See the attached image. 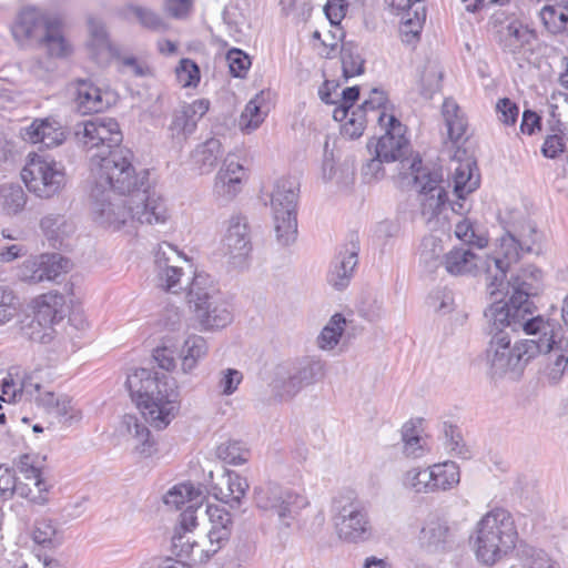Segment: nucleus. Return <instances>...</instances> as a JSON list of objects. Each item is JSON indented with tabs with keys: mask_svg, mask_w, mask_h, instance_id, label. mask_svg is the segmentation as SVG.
Masks as SVG:
<instances>
[{
	"mask_svg": "<svg viewBox=\"0 0 568 568\" xmlns=\"http://www.w3.org/2000/svg\"><path fill=\"white\" fill-rule=\"evenodd\" d=\"M410 173L414 175V184L418 189L422 201V212L432 217L438 216L447 203V192L440 185L442 174L423 166L422 159L416 155L410 163Z\"/></svg>",
	"mask_w": 568,
	"mask_h": 568,
	"instance_id": "2eb2a0df",
	"label": "nucleus"
},
{
	"mask_svg": "<svg viewBox=\"0 0 568 568\" xmlns=\"http://www.w3.org/2000/svg\"><path fill=\"white\" fill-rule=\"evenodd\" d=\"M210 109V101L207 99H197L192 103H184L180 109L175 110L172 114V121L169 130L172 138L187 139L192 135L199 121L207 113Z\"/></svg>",
	"mask_w": 568,
	"mask_h": 568,
	"instance_id": "5701e85b",
	"label": "nucleus"
},
{
	"mask_svg": "<svg viewBox=\"0 0 568 568\" xmlns=\"http://www.w3.org/2000/svg\"><path fill=\"white\" fill-rule=\"evenodd\" d=\"M74 87L73 101L81 114L103 112L110 106L109 93L103 92L90 80H77Z\"/></svg>",
	"mask_w": 568,
	"mask_h": 568,
	"instance_id": "393cba45",
	"label": "nucleus"
},
{
	"mask_svg": "<svg viewBox=\"0 0 568 568\" xmlns=\"http://www.w3.org/2000/svg\"><path fill=\"white\" fill-rule=\"evenodd\" d=\"M121 426L138 440L135 448L141 455L149 457L153 454L155 443L151 439L149 428L140 423L136 416L130 414L124 415Z\"/></svg>",
	"mask_w": 568,
	"mask_h": 568,
	"instance_id": "f704fd0d",
	"label": "nucleus"
},
{
	"mask_svg": "<svg viewBox=\"0 0 568 568\" xmlns=\"http://www.w3.org/2000/svg\"><path fill=\"white\" fill-rule=\"evenodd\" d=\"M343 74L346 79L364 73L365 60L358 52V47L353 42H343L341 48Z\"/></svg>",
	"mask_w": 568,
	"mask_h": 568,
	"instance_id": "a18cd8bd",
	"label": "nucleus"
},
{
	"mask_svg": "<svg viewBox=\"0 0 568 568\" xmlns=\"http://www.w3.org/2000/svg\"><path fill=\"white\" fill-rule=\"evenodd\" d=\"M453 180L455 195L464 200V195L474 192L479 186L480 178L476 161L469 158L458 161L453 171Z\"/></svg>",
	"mask_w": 568,
	"mask_h": 568,
	"instance_id": "c756f323",
	"label": "nucleus"
},
{
	"mask_svg": "<svg viewBox=\"0 0 568 568\" xmlns=\"http://www.w3.org/2000/svg\"><path fill=\"white\" fill-rule=\"evenodd\" d=\"M207 353L206 341L199 335L189 336L181 348L180 358L182 363V369L184 373H189L194 369L197 362L203 358Z\"/></svg>",
	"mask_w": 568,
	"mask_h": 568,
	"instance_id": "4c0bfd02",
	"label": "nucleus"
},
{
	"mask_svg": "<svg viewBox=\"0 0 568 568\" xmlns=\"http://www.w3.org/2000/svg\"><path fill=\"white\" fill-rule=\"evenodd\" d=\"M175 73L183 87L196 85L200 81V69L191 59H182L175 69Z\"/></svg>",
	"mask_w": 568,
	"mask_h": 568,
	"instance_id": "bf43d9fd",
	"label": "nucleus"
},
{
	"mask_svg": "<svg viewBox=\"0 0 568 568\" xmlns=\"http://www.w3.org/2000/svg\"><path fill=\"white\" fill-rule=\"evenodd\" d=\"M564 136L558 133L548 134L541 146V153L547 159H556L565 152Z\"/></svg>",
	"mask_w": 568,
	"mask_h": 568,
	"instance_id": "338daca9",
	"label": "nucleus"
},
{
	"mask_svg": "<svg viewBox=\"0 0 568 568\" xmlns=\"http://www.w3.org/2000/svg\"><path fill=\"white\" fill-rule=\"evenodd\" d=\"M129 11L134 14L140 24L153 32H164L169 29L165 20L155 11L141 6H130Z\"/></svg>",
	"mask_w": 568,
	"mask_h": 568,
	"instance_id": "8fccbe9b",
	"label": "nucleus"
},
{
	"mask_svg": "<svg viewBox=\"0 0 568 568\" xmlns=\"http://www.w3.org/2000/svg\"><path fill=\"white\" fill-rule=\"evenodd\" d=\"M222 251L234 267H243L252 252V242L247 220L233 215L222 241Z\"/></svg>",
	"mask_w": 568,
	"mask_h": 568,
	"instance_id": "6ab92c4d",
	"label": "nucleus"
},
{
	"mask_svg": "<svg viewBox=\"0 0 568 568\" xmlns=\"http://www.w3.org/2000/svg\"><path fill=\"white\" fill-rule=\"evenodd\" d=\"M300 182L294 176L276 180L271 194L275 233L277 242L287 246L297 237V201Z\"/></svg>",
	"mask_w": 568,
	"mask_h": 568,
	"instance_id": "9d476101",
	"label": "nucleus"
},
{
	"mask_svg": "<svg viewBox=\"0 0 568 568\" xmlns=\"http://www.w3.org/2000/svg\"><path fill=\"white\" fill-rule=\"evenodd\" d=\"M113 190L94 187L91 191L92 210L97 223L119 230L129 219L141 224L163 223L168 210L162 197L112 199Z\"/></svg>",
	"mask_w": 568,
	"mask_h": 568,
	"instance_id": "39448f33",
	"label": "nucleus"
},
{
	"mask_svg": "<svg viewBox=\"0 0 568 568\" xmlns=\"http://www.w3.org/2000/svg\"><path fill=\"white\" fill-rule=\"evenodd\" d=\"M429 467L426 469L413 468L405 474L404 485L416 493H432L433 481Z\"/></svg>",
	"mask_w": 568,
	"mask_h": 568,
	"instance_id": "864d4df0",
	"label": "nucleus"
},
{
	"mask_svg": "<svg viewBox=\"0 0 568 568\" xmlns=\"http://www.w3.org/2000/svg\"><path fill=\"white\" fill-rule=\"evenodd\" d=\"M40 227L53 246L61 244L63 237L73 231V226L68 223L64 215L53 213L41 219Z\"/></svg>",
	"mask_w": 568,
	"mask_h": 568,
	"instance_id": "a19ab883",
	"label": "nucleus"
},
{
	"mask_svg": "<svg viewBox=\"0 0 568 568\" xmlns=\"http://www.w3.org/2000/svg\"><path fill=\"white\" fill-rule=\"evenodd\" d=\"M331 514L339 539L356 544L371 538L368 511L355 490H339L332 499Z\"/></svg>",
	"mask_w": 568,
	"mask_h": 568,
	"instance_id": "1a4fd4ad",
	"label": "nucleus"
},
{
	"mask_svg": "<svg viewBox=\"0 0 568 568\" xmlns=\"http://www.w3.org/2000/svg\"><path fill=\"white\" fill-rule=\"evenodd\" d=\"M222 143L219 139L211 138L197 145L193 152V159L200 165L202 172H210L222 156Z\"/></svg>",
	"mask_w": 568,
	"mask_h": 568,
	"instance_id": "79ce46f5",
	"label": "nucleus"
},
{
	"mask_svg": "<svg viewBox=\"0 0 568 568\" xmlns=\"http://www.w3.org/2000/svg\"><path fill=\"white\" fill-rule=\"evenodd\" d=\"M345 324L346 320L342 314H334L317 337L318 347L322 349L334 348L339 342Z\"/></svg>",
	"mask_w": 568,
	"mask_h": 568,
	"instance_id": "49530a36",
	"label": "nucleus"
},
{
	"mask_svg": "<svg viewBox=\"0 0 568 568\" xmlns=\"http://www.w3.org/2000/svg\"><path fill=\"white\" fill-rule=\"evenodd\" d=\"M501 251L503 257L485 256L486 285L491 296L504 290L507 271L511 263L519 261L520 252L530 253L532 250L527 242H521L508 234L503 239Z\"/></svg>",
	"mask_w": 568,
	"mask_h": 568,
	"instance_id": "f3484780",
	"label": "nucleus"
},
{
	"mask_svg": "<svg viewBox=\"0 0 568 568\" xmlns=\"http://www.w3.org/2000/svg\"><path fill=\"white\" fill-rule=\"evenodd\" d=\"M400 26L403 42L412 44L419 40L424 23L427 17L425 1H417L415 7L405 9Z\"/></svg>",
	"mask_w": 568,
	"mask_h": 568,
	"instance_id": "7c9ffc66",
	"label": "nucleus"
},
{
	"mask_svg": "<svg viewBox=\"0 0 568 568\" xmlns=\"http://www.w3.org/2000/svg\"><path fill=\"white\" fill-rule=\"evenodd\" d=\"M75 138L79 144L90 155L108 154L122 145L123 134L118 121L113 118L95 119L79 123L75 130Z\"/></svg>",
	"mask_w": 568,
	"mask_h": 568,
	"instance_id": "4468645a",
	"label": "nucleus"
},
{
	"mask_svg": "<svg viewBox=\"0 0 568 568\" xmlns=\"http://www.w3.org/2000/svg\"><path fill=\"white\" fill-rule=\"evenodd\" d=\"M445 437L452 452L464 459L470 458V452L464 443L463 436L457 426L452 424L445 425Z\"/></svg>",
	"mask_w": 568,
	"mask_h": 568,
	"instance_id": "680f3d73",
	"label": "nucleus"
},
{
	"mask_svg": "<svg viewBox=\"0 0 568 568\" xmlns=\"http://www.w3.org/2000/svg\"><path fill=\"white\" fill-rule=\"evenodd\" d=\"M540 18L549 32L568 33V6H545Z\"/></svg>",
	"mask_w": 568,
	"mask_h": 568,
	"instance_id": "c03bdc74",
	"label": "nucleus"
},
{
	"mask_svg": "<svg viewBox=\"0 0 568 568\" xmlns=\"http://www.w3.org/2000/svg\"><path fill=\"white\" fill-rule=\"evenodd\" d=\"M359 240L357 234H351L349 240L339 246L332 262L328 282L336 290L348 286L358 264Z\"/></svg>",
	"mask_w": 568,
	"mask_h": 568,
	"instance_id": "aec40b11",
	"label": "nucleus"
},
{
	"mask_svg": "<svg viewBox=\"0 0 568 568\" xmlns=\"http://www.w3.org/2000/svg\"><path fill=\"white\" fill-rule=\"evenodd\" d=\"M57 417L62 418L63 423L72 425L82 418L81 410L75 407L68 395H60V402H55V410L53 413Z\"/></svg>",
	"mask_w": 568,
	"mask_h": 568,
	"instance_id": "052dcab7",
	"label": "nucleus"
},
{
	"mask_svg": "<svg viewBox=\"0 0 568 568\" xmlns=\"http://www.w3.org/2000/svg\"><path fill=\"white\" fill-rule=\"evenodd\" d=\"M41 371H33L31 373L24 374L21 379L20 388L13 390V397L19 396L20 399L24 398L26 400L36 402L37 396L43 394L42 379H41Z\"/></svg>",
	"mask_w": 568,
	"mask_h": 568,
	"instance_id": "3c124183",
	"label": "nucleus"
},
{
	"mask_svg": "<svg viewBox=\"0 0 568 568\" xmlns=\"http://www.w3.org/2000/svg\"><path fill=\"white\" fill-rule=\"evenodd\" d=\"M542 272L537 267H529L521 271L520 274L511 276L509 282H505L504 287H511V296L508 302L496 301L486 311L487 321L494 324H510L513 332L520 328L529 336H536L538 333L547 335L552 333L556 327V321H545L540 315H534L536 306L530 297L536 296L540 290Z\"/></svg>",
	"mask_w": 568,
	"mask_h": 568,
	"instance_id": "f257e3e1",
	"label": "nucleus"
},
{
	"mask_svg": "<svg viewBox=\"0 0 568 568\" xmlns=\"http://www.w3.org/2000/svg\"><path fill=\"white\" fill-rule=\"evenodd\" d=\"M433 490H448L459 484V467L455 462H445L429 467Z\"/></svg>",
	"mask_w": 568,
	"mask_h": 568,
	"instance_id": "c9c22d12",
	"label": "nucleus"
},
{
	"mask_svg": "<svg viewBox=\"0 0 568 568\" xmlns=\"http://www.w3.org/2000/svg\"><path fill=\"white\" fill-rule=\"evenodd\" d=\"M230 72L235 78H244L252 64L251 58L243 50L233 48L226 53Z\"/></svg>",
	"mask_w": 568,
	"mask_h": 568,
	"instance_id": "13d9d810",
	"label": "nucleus"
},
{
	"mask_svg": "<svg viewBox=\"0 0 568 568\" xmlns=\"http://www.w3.org/2000/svg\"><path fill=\"white\" fill-rule=\"evenodd\" d=\"M442 112L450 141L455 144L459 143L467 130V121L459 105L454 100L446 99L443 103Z\"/></svg>",
	"mask_w": 568,
	"mask_h": 568,
	"instance_id": "473e14b6",
	"label": "nucleus"
},
{
	"mask_svg": "<svg viewBox=\"0 0 568 568\" xmlns=\"http://www.w3.org/2000/svg\"><path fill=\"white\" fill-rule=\"evenodd\" d=\"M485 257L471 252L469 248L455 247L445 254L444 266L452 275L486 273Z\"/></svg>",
	"mask_w": 568,
	"mask_h": 568,
	"instance_id": "c85d7f7f",
	"label": "nucleus"
},
{
	"mask_svg": "<svg viewBox=\"0 0 568 568\" xmlns=\"http://www.w3.org/2000/svg\"><path fill=\"white\" fill-rule=\"evenodd\" d=\"M268 113V106L263 95H255L245 105L241 114L240 125L247 132L256 130L265 120Z\"/></svg>",
	"mask_w": 568,
	"mask_h": 568,
	"instance_id": "58836bf2",
	"label": "nucleus"
},
{
	"mask_svg": "<svg viewBox=\"0 0 568 568\" xmlns=\"http://www.w3.org/2000/svg\"><path fill=\"white\" fill-rule=\"evenodd\" d=\"M41 255L23 262L20 268V278L23 282L40 283L44 281Z\"/></svg>",
	"mask_w": 568,
	"mask_h": 568,
	"instance_id": "0e129e2a",
	"label": "nucleus"
},
{
	"mask_svg": "<svg viewBox=\"0 0 568 568\" xmlns=\"http://www.w3.org/2000/svg\"><path fill=\"white\" fill-rule=\"evenodd\" d=\"M386 160L382 159V156L374 155L371 160H368L362 168V175L366 183H371L373 181H377L382 179L385 174V170L383 163Z\"/></svg>",
	"mask_w": 568,
	"mask_h": 568,
	"instance_id": "774afa93",
	"label": "nucleus"
},
{
	"mask_svg": "<svg viewBox=\"0 0 568 568\" xmlns=\"http://www.w3.org/2000/svg\"><path fill=\"white\" fill-rule=\"evenodd\" d=\"M21 176L28 190L38 197L50 199L65 185L63 166L48 155L32 154L22 169Z\"/></svg>",
	"mask_w": 568,
	"mask_h": 568,
	"instance_id": "ddd939ff",
	"label": "nucleus"
},
{
	"mask_svg": "<svg viewBox=\"0 0 568 568\" xmlns=\"http://www.w3.org/2000/svg\"><path fill=\"white\" fill-rule=\"evenodd\" d=\"M452 532L447 523L439 519L427 521L420 529L418 540L423 547L432 550H445L452 542Z\"/></svg>",
	"mask_w": 568,
	"mask_h": 568,
	"instance_id": "2f4dec72",
	"label": "nucleus"
},
{
	"mask_svg": "<svg viewBox=\"0 0 568 568\" xmlns=\"http://www.w3.org/2000/svg\"><path fill=\"white\" fill-rule=\"evenodd\" d=\"M23 140L30 143H41L50 149L58 146L65 140L62 126L54 120L43 119L34 120L23 130Z\"/></svg>",
	"mask_w": 568,
	"mask_h": 568,
	"instance_id": "cd10ccee",
	"label": "nucleus"
},
{
	"mask_svg": "<svg viewBox=\"0 0 568 568\" xmlns=\"http://www.w3.org/2000/svg\"><path fill=\"white\" fill-rule=\"evenodd\" d=\"M325 374L326 363L314 356L278 364L270 383L272 396L277 402H290L303 388L321 382Z\"/></svg>",
	"mask_w": 568,
	"mask_h": 568,
	"instance_id": "6e6552de",
	"label": "nucleus"
},
{
	"mask_svg": "<svg viewBox=\"0 0 568 568\" xmlns=\"http://www.w3.org/2000/svg\"><path fill=\"white\" fill-rule=\"evenodd\" d=\"M3 197V210L9 215L20 213L27 203V194L19 184H6L0 189Z\"/></svg>",
	"mask_w": 568,
	"mask_h": 568,
	"instance_id": "de8ad7c7",
	"label": "nucleus"
},
{
	"mask_svg": "<svg viewBox=\"0 0 568 568\" xmlns=\"http://www.w3.org/2000/svg\"><path fill=\"white\" fill-rule=\"evenodd\" d=\"M32 538L36 544L47 548L60 545L58 530L53 524V520L49 518H40L36 520Z\"/></svg>",
	"mask_w": 568,
	"mask_h": 568,
	"instance_id": "09e8293b",
	"label": "nucleus"
},
{
	"mask_svg": "<svg viewBox=\"0 0 568 568\" xmlns=\"http://www.w3.org/2000/svg\"><path fill=\"white\" fill-rule=\"evenodd\" d=\"M55 21L48 19L38 8L27 7L19 12L11 31L20 43L28 40L40 41Z\"/></svg>",
	"mask_w": 568,
	"mask_h": 568,
	"instance_id": "4be33fe9",
	"label": "nucleus"
},
{
	"mask_svg": "<svg viewBox=\"0 0 568 568\" xmlns=\"http://www.w3.org/2000/svg\"><path fill=\"white\" fill-rule=\"evenodd\" d=\"M133 152L128 148H118L108 154L90 155V168L95 176L94 187L113 190L120 195L158 197L150 191L149 171L136 172L133 165Z\"/></svg>",
	"mask_w": 568,
	"mask_h": 568,
	"instance_id": "20e7f679",
	"label": "nucleus"
},
{
	"mask_svg": "<svg viewBox=\"0 0 568 568\" xmlns=\"http://www.w3.org/2000/svg\"><path fill=\"white\" fill-rule=\"evenodd\" d=\"M487 333L490 335L489 344L486 348V364L488 374L493 379L508 377L511 381H518L530 361L547 353L555 343L554 335L550 337L531 336L520 339L511 345V339L506 331L510 324H494L487 321Z\"/></svg>",
	"mask_w": 568,
	"mask_h": 568,
	"instance_id": "f03ea898",
	"label": "nucleus"
},
{
	"mask_svg": "<svg viewBox=\"0 0 568 568\" xmlns=\"http://www.w3.org/2000/svg\"><path fill=\"white\" fill-rule=\"evenodd\" d=\"M41 261L44 281L54 280L61 272H67L70 265V260L58 253L42 254Z\"/></svg>",
	"mask_w": 568,
	"mask_h": 568,
	"instance_id": "6e6d98bb",
	"label": "nucleus"
},
{
	"mask_svg": "<svg viewBox=\"0 0 568 568\" xmlns=\"http://www.w3.org/2000/svg\"><path fill=\"white\" fill-rule=\"evenodd\" d=\"M217 457L230 465H242L251 457L250 448L242 440L229 439L216 448Z\"/></svg>",
	"mask_w": 568,
	"mask_h": 568,
	"instance_id": "37998d69",
	"label": "nucleus"
},
{
	"mask_svg": "<svg viewBox=\"0 0 568 568\" xmlns=\"http://www.w3.org/2000/svg\"><path fill=\"white\" fill-rule=\"evenodd\" d=\"M518 539V532L509 511L495 508L477 524L474 542L477 559L491 566L511 552Z\"/></svg>",
	"mask_w": 568,
	"mask_h": 568,
	"instance_id": "423d86ee",
	"label": "nucleus"
},
{
	"mask_svg": "<svg viewBox=\"0 0 568 568\" xmlns=\"http://www.w3.org/2000/svg\"><path fill=\"white\" fill-rule=\"evenodd\" d=\"M253 501L258 510L277 516L286 528L291 527L297 510L308 505L306 497L273 480L254 487Z\"/></svg>",
	"mask_w": 568,
	"mask_h": 568,
	"instance_id": "f8f14e48",
	"label": "nucleus"
},
{
	"mask_svg": "<svg viewBox=\"0 0 568 568\" xmlns=\"http://www.w3.org/2000/svg\"><path fill=\"white\" fill-rule=\"evenodd\" d=\"M168 506L180 509L184 504L202 505V494L190 483H183L172 487L163 497Z\"/></svg>",
	"mask_w": 568,
	"mask_h": 568,
	"instance_id": "ea45409f",
	"label": "nucleus"
},
{
	"mask_svg": "<svg viewBox=\"0 0 568 568\" xmlns=\"http://www.w3.org/2000/svg\"><path fill=\"white\" fill-rule=\"evenodd\" d=\"M552 328V333L545 335V337L554 335L555 343L549 352L544 353L548 356L542 374L550 384L555 385L561 381L568 367V343L561 335L562 328L559 323L556 322V327ZM538 337H544V334L538 333L535 338Z\"/></svg>",
	"mask_w": 568,
	"mask_h": 568,
	"instance_id": "b1692460",
	"label": "nucleus"
},
{
	"mask_svg": "<svg viewBox=\"0 0 568 568\" xmlns=\"http://www.w3.org/2000/svg\"><path fill=\"white\" fill-rule=\"evenodd\" d=\"M523 557L526 568H548L557 565L544 550L534 547H526Z\"/></svg>",
	"mask_w": 568,
	"mask_h": 568,
	"instance_id": "e2e57ef3",
	"label": "nucleus"
},
{
	"mask_svg": "<svg viewBox=\"0 0 568 568\" xmlns=\"http://www.w3.org/2000/svg\"><path fill=\"white\" fill-rule=\"evenodd\" d=\"M245 175L244 166L227 155L215 176L214 195L223 203L231 202L242 191Z\"/></svg>",
	"mask_w": 568,
	"mask_h": 568,
	"instance_id": "412c9836",
	"label": "nucleus"
},
{
	"mask_svg": "<svg viewBox=\"0 0 568 568\" xmlns=\"http://www.w3.org/2000/svg\"><path fill=\"white\" fill-rule=\"evenodd\" d=\"M455 235L464 243L478 248L485 247L488 243L486 236L476 233L474 224L468 219H464L456 224Z\"/></svg>",
	"mask_w": 568,
	"mask_h": 568,
	"instance_id": "4d7b16f0",
	"label": "nucleus"
},
{
	"mask_svg": "<svg viewBox=\"0 0 568 568\" xmlns=\"http://www.w3.org/2000/svg\"><path fill=\"white\" fill-rule=\"evenodd\" d=\"M445 254L442 240L438 237L429 235L422 240L418 260L426 272L433 273L444 265Z\"/></svg>",
	"mask_w": 568,
	"mask_h": 568,
	"instance_id": "72a5a7b5",
	"label": "nucleus"
},
{
	"mask_svg": "<svg viewBox=\"0 0 568 568\" xmlns=\"http://www.w3.org/2000/svg\"><path fill=\"white\" fill-rule=\"evenodd\" d=\"M125 384L143 417L153 427L163 429L176 416L180 394L172 377L140 368L128 376Z\"/></svg>",
	"mask_w": 568,
	"mask_h": 568,
	"instance_id": "7ed1b4c3",
	"label": "nucleus"
},
{
	"mask_svg": "<svg viewBox=\"0 0 568 568\" xmlns=\"http://www.w3.org/2000/svg\"><path fill=\"white\" fill-rule=\"evenodd\" d=\"M187 302L204 329L224 328L233 321L229 303L207 274H195L187 291Z\"/></svg>",
	"mask_w": 568,
	"mask_h": 568,
	"instance_id": "0eeeda50",
	"label": "nucleus"
},
{
	"mask_svg": "<svg viewBox=\"0 0 568 568\" xmlns=\"http://www.w3.org/2000/svg\"><path fill=\"white\" fill-rule=\"evenodd\" d=\"M64 296L59 293H47L32 301V314L20 321L23 337L40 344L50 343L55 335L54 325L64 317Z\"/></svg>",
	"mask_w": 568,
	"mask_h": 568,
	"instance_id": "9b49d317",
	"label": "nucleus"
},
{
	"mask_svg": "<svg viewBox=\"0 0 568 568\" xmlns=\"http://www.w3.org/2000/svg\"><path fill=\"white\" fill-rule=\"evenodd\" d=\"M19 298L14 291L4 284H0V325L10 322L18 313Z\"/></svg>",
	"mask_w": 568,
	"mask_h": 568,
	"instance_id": "603ef678",
	"label": "nucleus"
},
{
	"mask_svg": "<svg viewBox=\"0 0 568 568\" xmlns=\"http://www.w3.org/2000/svg\"><path fill=\"white\" fill-rule=\"evenodd\" d=\"M40 42H43L47 45L48 52L52 57H64L68 54V45L63 36L61 34L60 23L58 20L47 31Z\"/></svg>",
	"mask_w": 568,
	"mask_h": 568,
	"instance_id": "5fc2aeb1",
	"label": "nucleus"
},
{
	"mask_svg": "<svg viewBox=\"0 0 568 568\" xmlns=\"http://www.w3.org/2000/svg\"><path fill=\"white\" fill-rule=\"evenodd\" d=\"M166 250L176 256L180 255V253L169 243L159 245V248L155 253L156 277L159 286H161L166 292L175 294L182 290L180 280L183 274V270L181 267L169 264L172 258L168 255Z\"/></svg>",
	"mask_w": 568,
	"mask_h": 568,
	"instance_id": "bb28decb",
	"label": "nucleus"
},
{
	"mask_svg": "<svg viewBox=\"0 0 568 568\" xmlns=\"http://www.w3.org/2000/svg\"><path fill=\"white\" fill-rule=\"evenodd\" d=\"M227 487L230 490L232 501L239 505L241 503V499L245 496L250 486L246 478L240 476L236 473L230 471L227 474Z\"/></svg>",
	"mask_w": 568,
	"mask_h": 568,
	"instance_id": "69168bd1",
	"label": "nucleus"
},
{
	"mask_svg": "<svg viewBox=\"0 0 568 568\" xmlns=\"http://www.w3.org/2000/svg\"><path fill=\"white\" fill-rule=\"evenodd\" d=\"M378 122L386 128V132L378 140L371 139L367 143L368 150L374 149V154L382 156L387 163L400 161L409 150V141L404 135V126L393 114L387 115L384 111L378 116Z\"/></svg>",
	"mask_w": 568,
	"mask_h": 568,
	"instance_id": "a211bd4d",
	"label": "nucleus"
},
{
	"mask_svg": "<svg viewBox=\"0 0 568 568\" xmlns=\"http://www.w3.org/2000/svg\"><path fill=\"white\" fill-rule=\"evenodd\" d=\"M489 26L495 41L505 53L517 55L536 40L534 30L503 11L491 16Z\"/></svg>",
	"mask_w": 568,
	"mask_h": 568,
	"instance_id": "dca6fc26",
	"label": "nucleus"
},
{
	"mask_svg": "<svg viewBox=\"0 0 568 568\" xmlns=\"http://www.w3.org/2000/svg\"><path fill=\"white\" fill-rule=\"evenodd\" d=\"M212 524L207 537L211 548L205 550V560L215 555L230 539L232 532V515L224 508L219 506H209L206 510Z\"/></svg>",
	"mask_w": 568,
	"mask_h": 568,
	"instance_id": "a878e982",
	"label": "nucleus"
},
{
	"mask_svg": "<svg viewBox=\"0 0 568 568\" xmlns=\"http://www.w3.org/2000/svg\"><path fill=\"white\" fill-rule=\"evenodd\" d=\"M17 466L26 479L33 480L38 489L37 497L33 498L36 504L40 506L45 505L49 500V486L43 480L40 468L33 464L32 457L28 454L20 456Z\"/></svg>",
	"mask_w": 568,
	"mask_h": 568,
	"instance_id": "e433bc0d",
	"label": "nucleus"
}]
</instances>
